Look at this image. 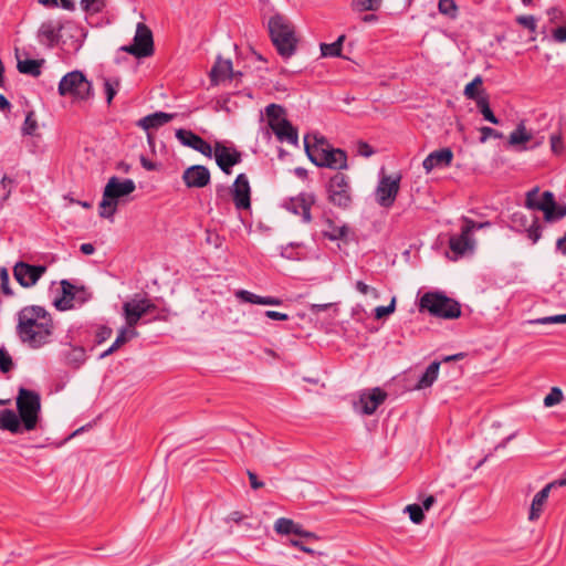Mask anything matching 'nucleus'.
<instances>
[{"label": "nucleus", "instance_id": "f257e3e1", "mask_svg": "<svg viewBox=\"0 0 566 566\" xmlns=\"http://www.w3.org/2000/svg\"><path fill=\"white\" fill-rule=\"evenodd\" d=\"M53 328V319L42 306H24L18 313L17 334L31 348L36 349L48 344Z\"/></svg>", "mask_w": 566, "mask_h": 566}, {"label": "nucleus", "instance_id": "f03ea898", "mask_svg": "<svg viewBox=\"0 0 566 566\" xmlns=\"http://www.w3.org/2000/svg\"><path fill=\"white\" fill-rule=\"evenodd\" d=\"M304 149L308 159L317 167L334 170L348 168L347 154L340 148L332 147L325 137L314 136V144H310V135L304 137Z\"/></svg>", "mask_w": 566, "mask_h": 566}, {"label": "nucleus", "instance_id": "7ed1b4c3", "mask_svg": "<svg viewBox=\"0 0 566 566\" xmlns=\"http://www.w3.org/2000/svg\"><path fill=\"white\" fill-rule=\"evenodd\" d=\"M524 206L530 210L542 211L546 223H555L566 217V203H557L552 191L539 195L538 187L526 192Z\"/></svg>", "mask_w": 566, "mask_h": 566}, {"label": "nucleus", "instance_id": "20e7f679", "mask_svg": "<svg viewBox=\"0 0 566 566\" xmlns=\"http://www.w3.org/2000/svg\"><path fill=\"white\" fill-rule=\"evenodd\" d=\"M419 311H427L430 315L443 319H455L461 316L460 303L439 291L424 293L419 301Z\"/></svg>", "mask_w": 566, "mask_h": 566}, {"label": "nucleus", "instance_id": "39448f33", "mask_svg": "<svg viewBox=\"0 0 566 566\" xmlns=\"http://www.w3.org/2000/svg\"><path fill=\"white\" fill-rule=\"evenodd\" d=\"M135 189L134 180H120L116 176L111 177L104 188L103 198L99 202V216L102 218H112L117 210L118 199L130 195Z\"/></svg>", "mask_w": 566, "mask_h": 566}, {"label": "nucleus", "instance_id": "423d86ee", "mask_svg": "<svg viewBox=\"0 0 566 566\" xmlns=\"http://www.w3.org/2000/svg\"><path fill=\"white\" fill-rule=\"evenodd\" d=\"M18 417L23 430L32 431L36 428L41 412V397L34 391L21 387L15 398Z\"/></svg>", "mask_w": 566, "mask_h": 566}, {"label": "nucleus", "instance_id": "0eeeda50", "mask_svg": "<svg viewBox=\"0 0 566 566\" xmlns=\"http://www.w3.org/2000/svg\"><path fill=\"white\" fill-rule=\"evenodd\" d=\"M216 195L223 205L232 202L239 212L248 210V175L239 174L230 187L218 186Z\"/></svg>", "mask_w": 566, "mask_h": 566}, {"label": "nucleus", "instance_id": "6e6552de", "mask_svg": "<svg viewBox=\"0 0 566 566\" xmlns=\"http://www.w3.org/2000/svg\"><path fill=\"white\" fill-rule=\"evenodd\" d=\"M327 200L335 207L348 209L353 203V189L349 177L343 172H336L331 177L327 186Z\"/></svg>", "mask_w": 566, "mask_h": 566}, {"label": "nucleus", "instance_id": "1a4fd4ad", "mask_svg": "<svg viewBox=\"0 0 566 566\" xmlns=\"http://www.w3.org/2000/svg\"><path fill=\"white\" fill-rule=\"evenodd\" d=\"M92 84L81 71L66 73L60 81L57 92L61 96L71 95L76 99H87L91 95Z\"/></svg>", "mask_w": 566, "mask_h": 566}, {"label": "nucleus", "instance_id": "9d476101", "mask_svg": "<svg viewBox=\"0 0 566 566\" xmlns=\"http://www.w3.org/2000/svg\"><path fill=\"white\" fill-rule=\"evenodd\" d=\"M400 175L382 176L376 188V201L384 208L394 205L400 188Z\"/></svg>", "mask_w": 566, "mask_h": 566}, {"label": "nucleus", "instance_id": "9b49d317", "mask_svg": "<svg viewBox=\"0 0 566 566\" xmlns=\"http://www.w3.org/2000/svg\"><path fill=\"white\" fill-rule=\"evenodd\" d=\"M157 306L148 298L133 300L123 304V311L128 327L133 328L147 313L156 311Z\"/></svg>", "mask_w": 566, "mask_h": 566}, {"label": "nucleus", "instance_id": "f8f14e48", "mask_svg": "<svg viewBox=\"0 0 566 566\" xmlns=\"http://www.w3.org/2000/svg\"><path fill=\"white\" fill-rule=\"evenodd\" d=\"M212 149L217 165L227 175L232 172L233 166L242 161V154L233 147L217 142Z\"/></svg>", "mask_w": 566, "mask_h": 566}, {"label": "nucleus", "instance_id": "ddd939ff", "mask_svg": "<svg viewBox=\"0 0 566 566\" xmlns=\"http://www.w3.org/2000/svg\"><path fill=\"white\" fill-rule=\"evenodd\" d=\"M45 271V265H31L20 261L15 263L13 268V275L21 286L31 287L40 280Z\"/></svg>", "mask_w": 566, "mask_h": 566}, {"label": "nucleus", "instance_id": "4468645a", "mask_svg": "<svg viewBox=\"0 0 566 566\" xmlns=\"http://www.w3.org/2000/svg\"><path fill=\"white\" fill-rule=\"evenodd\" d=\"M81 9L85 12V21L91 28H101L108 24L103 11L107 6L106 0H81Z\"/></svg>", "mask_w": 566, "mask_h": 566}, {"label": "nucleus", "instance_id": "2eb2a0df", "mask_svg": "<svg viewBox=\"0 0 566 566\" xmlns=\"http://www.w3.org/2000/svg\"><path fill=\"white\" fill-rule=\"evenodd\" d=\"M176 138L187 147H190L206 157L212 156V146L192 130L179 128L176 130Z\"/></svg>", "mask_w": 566, "mask_h": 566}, {"label": "nucleus", "instance_id": "dca6fc26", "mask_svg": "<svg viewBox=\"0 0 566 566\" xmlns=\"http://www.w3.org/2000/svg\"><path fill=\"white\" fill-rule=\"evenodd\" d=\"M386 398L387 394L379 387H376L363 392L359 401L355 403V408L359 409L364 415H373Z\"/></svg>", "mask_w": 566, "mask_h": 566}, {"label": "nucleus", "instance_id": "f3484780", "mask_svg": "<svg viewBox=\"0 0 566 566\" xmlns=\"http://www.w3.org/2000/svg\"><path fill=\"white\" fill-rule=\"evenodd\" d=\"M315 203V195L312 192H302L292 198L286 203V209L302 217V220L308 223L312 220L311 208Z\"/></svg>", "mask_w": 566, "mask_h": 566}, {"label": "nucleus", "instance_id": "a211bd4d", "mask_svg": "<svg viewBox=\"0 0 566 566\" xmlns=\"http://www.w3.org/2000/svg\"><path fill=\"white\" fill-rule=\"evenodd\" d=\"M17 59V69L21 74L31 75L38 77L41 75V69L44 64L43 59H30V53L24 49H14Z\"/></svg>", "mask_w": 566, "mask_h": 566}, {"label": "nucleus", "instance_id": "6ab92c4d", "mask_svg": "<svg viewBox=\"0 0 566 566\" xmlns=\"http://www.w3.org/2000/svg\"><path fill=\"white\" fill-rule=\"evenodd\" d=\"M210 171L206 166L193 165L182 174V181L188 188H203L210 182Z\"/></svg>", "mask_w": 566, "mask_h": 566}, {"label": "nucleus", "instance_id": "aec40b11", "mask_svg": "<svg viewBox=\"0 0 566 566\" xmlns=\"http://www.w3.org/2000/svg\"><path fill=\"white\" fill-rule=\"evenodd\" d=\"M512 223L514 227L523 228L526 232V237L533 244L537 243L542 238L543 226L541 224L537 216H535L528 224L527 217L524 213L516 212L512 216Z\"/></svg>", "mask_w": 566, "mask_h": 566}, {"label": "nucleus", "instance_id": "412c9836", "mask_svg": "<svg viewBox=\"0 0 566 566\" xmlns=\"http://www.w3.org/2000/svg\"><path fill=\"white\" fill-rule=\"evenodd\" d=\"M119 51L129 53L136 59L151 56L155 52L154 38H133V42L120 46Z\"/></svg>", "mask_w": 566, "mask_h": 566}, {"label": "nucleus", "instance_id": "4be33fe9", "mask_svg": "<svg viewBox=\"0 0 566 566\" xmlns=\"http://www.w3.org/2000/svg\"><path fill=\"white\" fill-rule=\"evenodd\" d=\"M474 240L470 235V227H462L459 235H451L449 239V248L455 256H462L468 251L474 249Z\"/></svg>", "mask_w": 566, "mask_h": 566}, {"label": "nucleus", "instance_id": "5701e85b", "mask_svg": "<svg viewBox=\"0 0 566 566\" xmlns=\"http://www.w3.org/2000/svg\"><path fill=\"white\" fill-rule=\"evenodd\" d=\"M453 159V153L450 148H441L430 153L423 160L422 167L427 172L437 167H448Z\"/></svg>", "mask_w": 566, "mask_h": 566}, {"label": "nucleus", "instance_id": "b1692460", "mask_svg": "<svg viewBox=\"0 0 566 566\" xmlns=\"http://www.w3.org/2000/svg\"><path fill=\"white\" fill-rule=\"evenodd\" d=\"M269 35H295L296 30L290 20L281 14L272 15L268 21Z\"/></svg>", "mask_w": 566, "mask_h": 566}, {"label": "nucleus", "instance_id": "393cba45", "mask_svg": "<svg viewBox=\"0 0 566 566\" xmlns=\"http://www.w3.org/2000/svg\"><path fill=\"white\" fill-rule=\"evenodd\" d=\"M176 114L155 112L149 114L137 122V126L148 132L149 129H157L175 118Z\"/></svg>", "mask_w": 566, "mask_h": 566}, {"label": "nucleus", "instance_id": "a878e982", "mask_svg": "<svg viewBox=\"0 0 566 566\" xmlns=\"http://www.w3.org/2000/svg\"><path fill=\"white\" fill-rule=\"evenodd\" d=\"M272 132L280 143H286L295 147L298 146V130L289 119L281 120V125Z\"/></svg>", "mask_w": 566, "mask_h": 566}, {"label": "nucleus", "instance_id": "bb28decb", "mask_svg": "<svg viewBox=\"0 0 566 566\" xmlns=\"http://www.w3.org/2000/svg\"><path fill=\"white\" fill-rule=\"evenodd\" d=\"M76 289L74 284H72L67 280L61 281V290H62V297L56 298L54 301V306L59 311H67L74 307V298L76 295Z\"/></svg>", "mask_w": 566, "mask_h": 566}, {"label": "nucleus", "instance_id": "cd10ccee", "mask_svg": "<svg viewBox=\"0 0 566 566\" xmlns=\"http://www.w3.org/2000/svg\"><path fill=\"white\" fill-rule=\"evenodd\" d=\"M232 63L230 60L218 59L210 71V81L213 85L231 78Z\"/></svg>", "mask_w": 566, "mask_h": 566}, {"label": "nucleus", "instance_id": "c85d7f7f", "mask_svg": "<svg viewBox=\"0 0 566 566\" xmlns=\"http://www.w3.org/2000/svg\"><path fill=\"white\" fill-rule=\"evenodd\" d=\"M554 486H555V483H549L535 494V496L533 497L530 514H528L530 521H536L539 518V516L543 512V507L547 501L549 491Z\"/></svg>", "mask_w": 566, "mask_h": 566}, {"label": "nucleus", "instance_id": "c756f323", "mask_svg": "<svg viewBox=\"0 0 566 566\" xmlns=\"http://www.w3.org/2000/svg\"><path fill=\"white\" fill-rule=\"evenodd\" d=\"M0 429L11 433L22 432V423L18 415L11 409L0 410Z\"/></svg>", "mask_w": 566, "mask_h": 566}, {"label": "nucleus", "instance_id": "7c9ffc66", "mask_svg": "<svg viewBox=\"0 0 566 566\" xmlns=\"http://www.w3.org/2000/svg\"><path fill=\"white\" fill-rule=\"evenodd\" d=\"M264 114L266 116L268 126L271 130L279 127L281 125V120H287L285 108L279 104H269L264 109Z\"/></svg>", "mask_w": 566, "mask_h": 566}, {"label": "nucleus", "instance_id": "2f4dec72", "mask_svg": "<svg viewBox=\"0 0 566 566\" xmlns=\"http://www.w3.org/2000/svg\"><path fill=\"white\" fill-rule=\"evenodd\" d=\"M440 361H432L422 376L419 378L418 382L415 386V389L422 390L429 388L437 380L439 375Z\"/></svg>", "mask_w": 566, "mask_h": 566}, {"label": "nucleus", "instance_id": "473e14b6", "mask_svg": "<svg viewBox=\"0 0 566 566\" xmlns=\"http://www.w3.org/2000/svg\"><path fill=\"white\" fill-rule=\"evenodd\" d=\"M65 364L72 368H80L86 360V350L82 346H72L64 354Z\"/></svg>", "mask_w": 566, "mask_h": 566}, {"label": "nucleus", "instance_id": "72a5a7b5", "mask_svg": "<svg viewBox=\"0 0 566 566\" xmlns=\"http://www.w3.org/2000/svg\"><path fill=\"white\" fill-rule=\"evenodd\" d=\"M271 40L281 56L287 59L294 54L297 38H271Z\"/></svg>", "mask_w": 566, "mask_h": 566}, {"label": "nucleus", "instance_id": "f704fd0d", "mask_svg": "<svg viewBox=\"0 0 566 566\" xmlns=\"http://www.w3.org/2000/svg\"><path fill=\"white\" fill-rule=\"evenodd\" d=\"M324 238L331 241H336L346 238L348 233V227L346 224L336 226L333 220L326 219L325 228L322 231Z\"/></svg>", "mask_w": 566, "mask_h": 566}, {"label": "nucleus", "instance_id": "c9c22d12", "mask_svg": "<svg viewBox=\"0 0 566 566\" xmlns=\"http://www.w3.org/2000/svg\"><path fill=\"white\" fill-rule=\"evenodd\" d=\"M274 530L276 533L282 535L300 533L298 523H295L293 520L286 517L277 518L274 524Z\"/></svg>", "mask_w": 566, "mask_h": 566}, {"label": "nucleus", "instance_id": "e433bc0d", "mask_svg": "<svg viewBox=\"0 0 566 566\" xmlns=\"http://www.w3.org/2000/svg\"><path fill=\"white\" fill-rule=\"evenodd\" d=\"M532 139V135L526 130L523 123L518 124L517 127L510 134L509 144L512 146L525 144Z\"/></svg>", "mask_w": 566, "mask_h": 566}, {"label": "nucleus", "instance_id": "4c0bfd02", "mask_svg": "<svg viewBox=\"0 0 566 566\" xmlns=\"http://www.w3.org/2000/svg\"><path fill=\"white\" fill-rule=\"evenodd\" d=\"M476 106H478L480 113L483 115L485 120H488L494 125L499 124L497 117L494 115V113L492 112V109L490 107L488 97L482 96V97L478 98Z\"/></svg>", "mask_w": 566, "mask_h": 566}, {"label": "nucleus", "instance_id": "58836bf2", "mask_svg": "<svg viewBox=\"0 0 566 566\" xmlns=\"http://www.w3.org/2000/svg\"><path fill=\"white\" fill-rule=\"evenodd\" d=\"M346 38H337V40L331 44L321 43V52L323 56H342V46Z\"/></svg>", "mask_w": 566, "mask_h": 566}, {"label": "nucleus", "instance_id": "ea45409f", "mask_svg": "<svg viewBox=\"0 0 566 566\" xmlns=\"http://www.w3.org/2000/svg\"><path fill=\"white\" fill-rule=\"evenodd\" d=\"M64 29V25L60 21H46L42 23L36 35H59Z\"/></svg>", "mask_w": 566, "mask_h": 566}, {"label": "nucleus", "instance_id": "a19ab883", "mask_svg": "<svg viewBox=\"0 0 566 566\" xmlns=\"http://www.w3.org/2000/svg\"><path fill=\"white\" fill-rule=\"evenodd\" d=\"M137 334L138 333L134 329V327L133 328H130L128 326L127 327H123L119 331L115 342L112 344L113 345V349H117L118 350L124 344H126L132 338L136 337Z\"/></svg>", "mask_w": 566, "mask_h": 566}, {"label": "nucleus", "instance_id": "79ce46f5", "mask_svg": "<svg viewBox=\"0 0 566 566\" xmlns=\"http://www.w3.org/2000/svg\"><path fill=\"white\" fill-rule=\"evenodd\" d=\"M120 85V81L117 77L114 78H104V91L106 94L107 104H111L114 96L117 93V88Z\"/></svg>", "mask_w": 566, "mask_h": 566}, {"label": "nucleus", "instance_id": "37998d69", "mask_svg": "<svg viewBox=\"0 0 566 566\" xmlns=\"http://www.w3.org/2000/svg\"><path fill=\"white\" fill-rule=\"evenodd\" d=\"M38 128V122L34 116V112L30 111L28 112L24 123L22 125V134L25 136H32L34 135L35 130Z\"/></svg>", "mask_w": 566, "mask_h": 566}, {"label": "nucleus", "instance_id": "c03bdc74", "mask_svg": "<svg viewBox=\"0 0 566 566\" xmlns=\"http://www.w3.org/2000/svg\"><path fill=\"white\" fill-rule=\"evenodd\" d=\"M382 0H354L353 7L357 11H375L381 6Z\"/></svg>", "mask_w": 566, "mask_h": 566}, {"label": "nucleus", "instance_id": "a18cd8bd", "mask_svg": "<svg viewBox=\"0 0 566 566\" xmlns=\"http://www.w3.org/2000/svg\"><path fill=\"white\" fill-rule=\"evenodd\" d=\"M483 82L481 75H476L467 86L464 87V95L469 99H474L476 102L480 98L476 87L481 85Z\"/></svg>", "mask_w": 566, "mask_h": 566}, {"label": "nucleus", "instance_id": "49530a36", "mask_svg": "<svg viewBox=\"0 0 566 566\" xmlns=\"http://www.w3.org/2000/svg\"><path fill=\"white\" fill-rule=\"evenodd\" d=\"M438 9L440 13L449 18H455L458 12V7L454 0H439Z\"/></svg>", "mask_w": 566, "mask_h": 566}, {"label": "nucleus", "instance_id": "de8ad7c7", "mask_svg": "<svg viewBox=\"0 0 566 566\" xmlns=\"http://www.w3.org/2000/svg\"><path fill=\"white\" fill-rule=\"evenodd\" d=\"M250 304L259 305H281L282 300L273 296H260L250 292Z\"/></svg>", "mask_w": 566, "mask_h": 566}, {"label": "nucleus", "instance_id": "09e8293b", "mask_svg": "<svg viewBox=\"0 0 566 566\" xmlns=\"http://www.w3.org/2000/svg\"><path fill=\"white\" fill-rule=\"evenodd\" d=\"M405 511L409 513V517H410L411 522H413L415 524H420L423 522L424 514H423V510L420 505H418V504L407 505Z\"/></svg>", "mask_w": 566, "mask_h": 566}, {"label": "nucleus", "instance_id": "8fccbe9b", "mask_svg": "<svg viewBox=\"0 0 566 566\" xmlns=\"http://www.w3.org/2000/svg\"><path fill=\"white\" fill-rule=\"evenodd\" d=\"M563 398V391L558 387H553L549 394L544 398V406L553 407L562 402Z\"/></svg>", "mask_w": 566, "mask_h": 566}, {"label": "nucleus", "instance_id": "3c124183", "mask_svg": "<svg viewBox=\"0 0 566 566\" xmlns=\"http://www.w3.org/2000/svg\"><path fill=\"white\" fill-rule=\"evenodd\" d=\"M551 150L555 155H562L565 150L564 140L560 134H552L549 137Z\"/></svg>", "mask_w": 566, "mask_h": 566}, {"label": "nucleus", "instance_id": "603ef678", "mask_svg": "<svg viewBox=\"0 0 566 566\" xmlns=\"http://www.w3.org/2000/svg\"><path fill=\"white\" fill-rule=\"evenodd\" d=\"M12 368H13L12 357L4 348H0V370H1V373L7 374Z\"/></svg>", "mask_w": 566, "mask_h": 566}, {"label": "nucleus", "instance_id": "864d4df0", "mask_svg": "<svg viewBox=\"0 0 566 566\" xmlns=\"http://www.w3.org/2000/svg\"><path fill=\"white\" fill-rule=\"evenodd\" d=\"M113 334V331L111 327L106 325L98 326L96 333H95V344L101 345L104 342H106Z\"/></svg>", "mask_w": 566, "mask_h": 566}, {"label": "nucleus", "instance_id": "5fc2aeb1", "mask_svg": "<svg viewBox=\"0 0 566 566\" xmlns=\"http://www.w3.org/2000/svg\"><path fill=\"white\" fill-rule=\"evenodd\" d=\"M0 286L2 290V293L7 296H12L13 292L9 284V273L6 268L0 269Z\"/></svg>", "mask_w": 566, "mask_h": 566}, {"label": "nucleus", "instance_id": "6e6d98bb", "mask_svg": "<svg viewBox=\"0 0 566 566\" xmlns=\"http://www.w3.org/2000/svg\"><path fill=\"white\" fill-rule=\"evenodd\" d=\"M395 308H396V297H392L389 305H387V306H377L375 308V311H374L375 312V318L380 319V318H382V317L394 313Z\"/></svg>", "mask_w": 566, "mask_h": 566}, {"label": "nucleus", "instance_id": "4d7b16f0", "mask_svg": "<svg viewBox=\"0 0 566 566\" xmlns=\"http://www.w3.org/2000/svg\"><path fill=\"white\" fill-rule=\"evenodd\" d=\"M462 221H463V227H470V235L472 237V232L474 230H481V229H484V228H489L491 227V222L490 221H484V222H476L468 217H463L462 218Z\"/></svg>", "mask_w": 566, "mask_h": 566}, {"label": "nucleus", "instance_id": "13d9d810", "mask_svg": "<svg viewBox=\"0 0 566 566\" xmlns=\"http://www.w3.org/2000/svg\"><path fill=\"white\" fill-rule=\"evenodd\" d=\"M92 297V293L85 286H77L74 305H83Z\"/></svg>", "mask_w": 566, "mask_h": 566}, {"label": "nucleus", "instance_id": "bf43d9fd", "mask_svg": "<svg viewBox=\"0 0 566 566\" xmlns=\"http://www.w3.org/2000/svg\"><path fill=\"white\" fill-rule=\"evenodd\" d=\"M480 132H481V137H480L481 143H485L490 137H493V138H502L503 137V134L501 132L493 129L491 127H488V126L481 127Z\"/></svg>", "mask_w": 566, "mask_h": 566}, {"label": "nucleus", "instance_id": "052dcab7", "mask_svg": "<svg viewBox=\"0 0 566 566\" xmlns=\"http://www.w3.org/2000/svg\"><path fill=\"white\" fill-rule=\"evenodd\" d=\"M263 489L264 493H270V490L266 489V483L261 481L256 474L250 472V490L258 491Z\"/></svg>", "mask_w": 566, "mask_h": 566}, {"label": "nucleus", "instance_id": "680f3d73", "mask_svg": "<svg viewBox=\"0 0 566 566\" xmlns=\"http://www.w3.org/2000/svg\"><path fill=\"white\" fill-rule=\"evenodd\" d=\"M516 20L520 24L525 27L530 32L536 31V19L533 15H521Z\"/></svg>", "mask_w": 566, "mask_h": 566}, {"label": "nucleus", "instance_id": "e2e57ef3", "mask_svg": "<svg viewBox=\"0 0 566 566\" xmlns=\"http://www.w3.org/2000/svg\"><path fill=\"white\" fill-rule=\"evenodd\" d=\"M539 324H565L566 323V314H559L554 316H546L537 319Z\"/></svg>", "mask_w": 566, "mask_h": 566}, {"label": "nucleus", "instance_id": "0e129e2a", "mask_svg": "<svg viewBox=\"0 0 566 566\" xmlns=\"http://www.w3.org/2000/svg\"><path fill=\"white\" fill-rule=\"evenodd\" d=\"M355 287L356 290L364 294V295H367V294H373L374 297H378V291L375 289V287H371L369 285H367L366 283H364L363 281H357L356 284H355Z\"/></svg>", "mask_w": 566, "mask_h": 566}, {"label": "nucleus", "instance_id": "69168bd1", "mask_svg": "<svg viewBox=\"0 0 566 566\" xmlns=\"http://www.w3.org/2000/svg\"><path fill=\"white\" fill-rule=\"evenodd\" d=\"M261 315H264L265 317L270 318V319H274V321H287L289 319V315L287 314H284V313H281V312H276V311H265L264 313H259Z\"/></svg>", "mask_w": 566, "mask_h": 566}, {"label": "nucleus", "instance_id": "338daca9", "mask_svg": "<svg viewBox=\"0 0 566 566\" xmlns=\"http://www.w3.org/2000/svg\"><path fill=\"white\" fill-rule=\"evenodd\" d=\"M358 154L364 157H370L374 154V149L365 142H359Z\"/></svg>", "mask_w": 566, "mask_h": 566}, {"label": "nucleus", "instance_id": "774afa93", "mask_svg": "<svg viewBox=\"0 0 566 566\" xmlns=\"http://www.w3.org/2000/svg\"><path fill=\"white\" fill-rule=\"evenodd\" d=\"M555 249L558 253H560L563 256H566V232L563 237L558 238L556 240Z\"/></svg>", "mask_w": 566, "mask_h": 566}]
</instances>
